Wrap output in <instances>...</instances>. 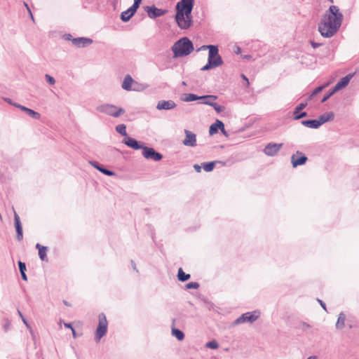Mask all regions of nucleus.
<instances>
[{
    "mask_svg": "<svg viewBox=\"0 0 359 359\" xmlns=\"http://www.w3.org/2000/svg\"><path fill=\"white\" fill-rule=\"evenodd\" d=\"M344 19L343 14L337 6H330L318 24V29L325 38L333 36L340 28Z\"/></svg>",
    "mask_w": 359,
    "mask_h": 359,
    "instance_id": "obj_1",
    "label": "nucleus"
},
{
    "mask_svg": "<svg viewBox=\"0 0 359 359\" xmlns=\"http://www.w3.org/2000/svg\"><path fill=\"white\" fill-rule=\"evenodd\" d=\"M194 6V0H181L177 3L175 20L181 29H187L191 27Z\"/></svg>",
    "mask_w": 359,
    "mask_h": 359,
    "instance_id": "obj_2",
    "label": "nucleus"
},
{
    "mask_svg": "<svg viewBox=\"0 0 359 359\" xmlns=\"http://www.w3.org/2000/svg\"><path fill=\"white\" fill-rule=\"evenodd\" d=\"M173 57H182L189 55L194 50V45L187 37H182L177 41L171 48Z\"/></svg>",
    "mask_w": 359,
    "mask_h": 359,
    "instance_id": "obj_3",
    "label": "nucleus"
},
{
    "mask_svg": "<svg viewBox=\"0 0 359 359\" xmlns=\"http://www.w3.org/2000/svg\"><path fill=\"white\" fill-rule=\"evenodd\" d=\"M122 142L126 145L133 149L137 150L142 149L143 157H163L161 154L156 151L153 148L145 147L143 142H138L133 137H125Z\"/></svg>",
    "mask_w": 359,
    "mask_h": 359,
    "instance_id": "obj_4",
    "label": "nucleus"
},
{
    "mask_svg": "<svg viewBox=\"0 0 359 359\" xmlns=\"http://www.w3.org/2000/svg\"><path fill=\"white\" fill-rule=\"evenodd\" d=\"M97 110L115 118L119 117L125 113V109L123 108L110 104L100 105L97 107Z\"/></svg>",
    "mask_w": 359,
    "mask_h": 359,
    "instance_id": "obj_5",
    "label": "nucleus"
},
{
    "mask_svg": "<svg viewBox=\"0 0 359 359\" xmlns=\"http://www.w3.org/2000/svg\"><path fill=\"white\" fill-rule=\"evenodd\" d=\"M98 325L95 334V339L99 341L101 338L106 334L107 330V320L104 313H100L98 316Z\"/></svg>",
    "mask_w": 359,
    "mask_h": 359,
    "instance_id": "obj_6",
    "label": "nucleus"
},
{
    "mask_svg": "<svg viewBox=\"0 0 359 359\" xmlns=\"http://www.w3.org/2000/svg\"><path fill=\"white\" fill-rule=\"evenodd\" d=\"M260 316V312L258 311H254L252 312H247L245 313H243L242 316H241L239 318H238L234 322L233 325H238L244 323H253Z\"/></svg>",
    "mask_w": 359,
    "mask_h": 359,
    "instance_id": "obj_7",
    "label": "nucleus"
},
{
    "mask_svg": "<svg viewBox=\"0 0 359 359\" xmlns=\"http://www.w3.org/2000/svg\"><path fill=\"white\" fill-rule=\"evenodd\" d=\"M217 99V97L216 95H206L198 96L195 94L188 93V94H184V96L182 98V100L184 102H189L199 100H216Z\"/></svg>",
    "mask_w": 359,
    "mask_h": 359,
    "instance_id": "obj_8",
    "label": "nucleus"
},
{
    "mask_svg": "<svg viewBox=\"0 0 359 359\" xmlns=\"http://www.w3.org/2000/svg\"><path fill=\"white\" fill-rule=\"evenodd\" d=\"M215 62L214 67H217L223 64V60L222 57L219 55V50L217 47H212L210 48V52L208 53V62Z\"/></svg>",
    "mask_w": 359,
    "mask_h": 359,
    "instance_id": "obj_9",
    "label": "nucleus"
},
{
    "mask_svg": "<svg viewBox=\"0 0 359 359\" xmlns=\"http://www.w3.org/2000/svg\"><path fill=\"white\" fill-rule=\"evenodd\" d=\"M145 11L147 13L148 16L151 19L164 15L166 13V10L156 8L155 6H145Z\"/></svg>",
    "mask_w": 359,
    "mask_h": 359,
    "instance_id": "obj_10",
    "label": "nucleus"
},
{
    "mask_svg": "<svg viewBox=\"0 0 359 359\" xmlns=\"http://www.w3.org/2000/svg\"><path fill=\"white\" fill-rule=\"evenodd\" d=\"M283 143H269L264 149V152L266 156H273L283 147Z\"/></svg>",
    "mask_w": 359,
    "mask_h": 359,
    "instance_id": "obj_11",
    "label": "nucleus"
},
{
    "mask_svg": "<svg viewBox=\"0 0 359 359\" xmlns=\"http://www.w3.org/2000/svg\"><path fill=\"white\" fill-rule=\"evenodd\" d=\"M139 7V5L133 2L132 6H130L128 9L121 13V20L125 22H128L131 19V18L135 15Z\"/></svg>",
    "mask_w": 359,
    "mask_h": 359,
    "instance_id": "obj_12",
    "label": "nucleus"
},
{
    "mask_svg": "<svg viewBox=\"0 0 359 359\" xmlns=\"http://www.w3.org/2000/svg\"><path fill=\"white\" fill-rule=\"evenodd\" d=\"M184 133L186 135L184 140L182 141L183 144L185 146L188 147H194L196 145V135L188 130H184Z\"/></svg>",
    "mask_w": 359,
    "mask_h": 359,
    "instance_id": "obj_13",
    "label": "nucleus"
},
{
    "mask_svg": "<svg viewBox=\"0 0 359 359\" xmlns=\"http://www.w3.org/2000/svg\"><path fill=\"white\" fill-rule=\"evenodd\" d=\"M93 43V40L86 37H77L72 39V44L78 48L86 47Z\"/></svg>",
    "mask_w": 359,
    "mask_h": 359,
    "instance_id": "obj_14",
    "label": "nucleus"
},
{
    "mask_svg": "<svg viewBox=\"0 0 359 359\" xmlns=\"http://www.w3.org/2000/svg\"><path fill=\"white\" fill-rule=\"evenodd\" d=\"M176 107V104L173 100H160L158 102L156 109L158 110H170Z\"/></svg>",
    "mask_w": 359,
    "mask_h": 359,
    "instance_id": "obj_15",
    "label": "nucleus"
},
{
    "mask_svg": "<svg viewBox=\"0 0 359 359\" xmlns=\"http://www.w3.org/2000/svg\"><path fill=\"white\" fill-rule=\"evenodd\" d=\"M13 106L21 109L22 111L25 112L29 116L32 117L34 119L39 120L41 118V114L32 109L27 108L25 106L16 103H14Z\"/></svg>",
    "mask_w": 359,
    "mask_h": 359,
    "instance_id": "obj_16",
    "label": "nucleus"
},
{
    "mask_svg": "<svg viewBox=\"0 0 359 359\" xmlns=\"http://www.w3.org/2000/svg\"><path fill=\"white\" fill-rule=\"evenodd\" d=\"M307 105V103H300L294 109L293 113V119L299 120L302 118L306 117L307 116V113L306 111H302L303 109H304Z\"/></svg>",
    "mask_w": 359,
    "mask_h": 359,
    "instance_id": "obj_17",
    "label": "nucleus"
},
{
    "mask_svg": "<svg viewBox=\"0 0 359 359\" xmlns=\"http://www.w3.org/2000/svg\"><path fill=\"white\" fill-rule=\"evenodd\" d=\"M353 75L349 74L346 75V76L341 78L339 82L335 85L334 87V91H338L343 88L346 87L350 82V80L351 79Z\"/></svg>",
    "mask_w": 359,
    "mask_h": 359,
    "instance_id": "obj_18",
    "label": "nucleus"
},
{
    "mask_svg": "<svg viewBox=\"0 0 359 359\" xmlns=\"http://www.w3.org/2000/svg\"><path fill=\"white\" fill-rule=\"evenodd\" d=\"M15 226L17 231V239L20 241L23 238L22 227L21 225L20 217L16 213L15 214Z\"/></svg>",
    "mask_w": 359,
    "mask_h": 359,
    "instance_id": "obj_19",
    "label": "nucleus"
},
{
    "mask_svg": "<svg viewBox=\"0 0 359 359\" xmlns=\"http://www.w3.org/2000/svg\"><path fill=\"white\" fill-rule=\"evenodd\" d=\"M134 83L135 81L133 79V78L130 75H126L123 79L121 87L123 89L130 91L132 90V86H133Z\"/></svg>",
    "mask_w": 359,
    "mask_h": 359,
    "instance_id": "obj_20",
    "label": "nucleus"
},
{
    "mask_svg": "<svg viewBox=\"0 0 359 359\" xmlns=\"http://www.w3.org/2000/svg\"><path fill=\"white\" fill-rule=\"evenodd\" d=\"M334 118V114L332 111L325 113L320 115L318 119L320 126L323 123L332 121Z\"/></svg>",
    "mask_w": 359,
    "mask_h": 359,
    "instance_id": "obj_21",
    "label": "nucleus"
},
{
    "mask_svg": "<svg viewBox=\"0 0 359 359\" xmlns=\"http://www.w3.org/2000/svg\"><path fill=\"white\" fill-rule=\"evenodd\" d=\"M36 248L39 250V256L40 259L43 262H48V248L46 246L41 245L39 243H37L36 245Z\"/></svg>",
    "mask_w": 359,
    "mask_h": 359,
    "instance_id": "obj_22",
    "label": "nucleus"
},
{
    "mask_svg": "<svg viewBox=\"0 0 359 359\" xmlns=\"http://www.w3.org/2000/svg\"><path fill=\"white\" fill-rule=\"evenodd\" d=\"M301 123L308 128L317 129L320 127L318 119L303 120Z\"/></svg>",
    "mask_w": 359,
    "mask_h": 359,
    "instance_id": "obj_23",
    "label": "nucleus"
},
{
    "mask_svg": "<svg viewBox=\"0 0 359 359\" xmlns=\"http://www.w3.org/2000/svg\"><path fill=\"white\" fill-rule=\"evenodd\" d=\"M220 128H223V122L219 120H216V121L212 123L209 128V133L210 135L216 134L218 132V130Z\"/></svg>",
    "mask_w": 359,
    "mask_h": 359,
    "instance_id": "obj_24",
    "label": "nucleus"
},
{
    "mask_svg": "<svg viewBox=\"0 0 359 359\" xmlns=\"http://www.w3.org/2000/svg\"><path fill=\"white\" fill-rule=\"evenodd\" d=\"M177 278L180 281H186L190 278V275L185 273L183 270L180 268L178 270Z\"/></svg>",
    "mask_w": 359,
    "mask_h": 359,
    "instance_id": "obj_25",
    "label": "nucleus"
},
{
    "mask_svg": "<svg viewBox=\"0 0 359 359\" xmlns=\"http://www.w3.org/2000/svg\"><path fill=\"white\" fill-rule=\"evenodd\" d=\"M116 130L121 135L125 136L126 137H128L126 132V126L125 124H119L116 126Z\"/></svg>",
    "mask_w": 359,
    "mask_h": 359,
    "instance_id": "obj_26",
    "label": "nucleus"
},
{
    "mask_svg": "<svg viewBox=\"0 0 359 359\" xmlns=\"http://www.w3.org/2000/svg\"><path fill=\"white\" fill-rule=\"evenodd\" d=\"M147 87V86L144 84L138 83L137 82L135 81L133 86H132V90L141 91L145 90Z\"/></svg>",
    "mask_w": 359,
    "mask_h": 359,
    "instance_id": "obj_27",
    "label": "nucleus"
},
{
    "mask_svg": "<svg viewBox=\"0 0 359 359\" xmlns=\"http://www.w3.org/2000/svg\"><path fill=\"white\" fill-rule=\"evenodd\" d=\"M216 162L204 163L202 164L203 168L206 172L212 171L214 168Z\"/></svg>",
    "mask_w": 359,
    "mask_h": 359,
    "instance_id": "obj_28",
    "label": "nucleus"
},
{
    "mask_svg": "<svg viewBox=\"0 0 359 359\" xmlns=\"http://www.w3.org/2000/svg\"><path fill=\"white\" fill-rule=\"evenodd\" d=\"M345 316L342 313L339 314L336 326L337 328H342L344 326Z\"/></svg>",
    "mask_w": 359,
    "mask_h": 359,
    "instance_id": "obj_29",
    "label": "nucleus"
},
{
    "mask_svg": "<svg viewBox=\"0 0 359 359\" xmlns=\"http://www.w3.org/2000/svg\"><path fill=\"white\" fill-rule=\"evenodd\" d=\"M172 334L178 339V340H182L184 337V333L177 329H172Z\"/></svg>",
    "mask_w": 359,
    "mask_h": 359,
    "instance_id": "obj_30",
    "label": "nucleus"
},
{
    "mask_svg": "<svg viewBox=\"0 0 359 359\" xmlns=\"http://www.w3.org/2000/svg\"><path fill=\"white\" fill-rule=\"evenodd\" d=\"M292 165L293 167H297V165H303L306 163L307 158H297L296 160H294V158H292Z\"/></svg>",
    "mask_w": 359,
    "mask_h": 359,
    "instance_id": "obj_31",
    "label": "nucleus"
},
{
    "mask_svg": "<svg viewBox=\"0 0 359 359\" xmlns=\"http://www.w3.org/2000/svg\"><path fill=\"white\" fill-rule=\"evenodd\" d=\"M217 65V63L215 62H208V63L203 66L201 70L203 71V72H205V71H208L210 69H213V68H215L214 66Z\"/></svg>",
    "mask_w": 359,
    "mask_h": 359,
    "instance_id": "obj_32",
    "label": "nucleus"
},
{
    "mask_svg": "<svg viewBox=\"0 0 359 359\" xmlns=\"http://www.w3.org/2000/svg\"><path fill=\"white\" fill-rule=\"evenodd\" d=\"M97 170H99L100 171H101L102 173L108 175V176H111V175H114V173L110 170H108L105 168H100L99 167L98 165H96L95 164H93Z\"/></svg>",
    "mask_w": 359,
    "mask_h": 359,
    "instance_id": "obj_33",
    "label": "nucleus"
},
{
    "mask_svg": "<svg viewBox=\"0 0 359 359\" xmlns=\"http://www.w3.org/2000/svg\"><path fill=\"white\" fill-rule=\"evenodd\" d=\"M327 86H328V83H326L325 85L318 86L312 92V94L310 96V98L319 93H320Z\"/></svg>",
    "mask_w": 359,
    "mask_h": 359,
    "instance_id": "obj_34",
    "label": "nucleus"
},
{
    "mask_svg": "<svg viewBox=\"0 0 359 359\" xmlns=\"http://www.w3.org/2000/svg\"><path fill=\"white\" fill-rule=\"evenodd\" d=\"M205 346L209 348L216 349L219 347V345L216 341L213 340V341L208 342L205 344Z\"/></svg>",
    "mask_w": 359,
    "mask_h": 359,
    "instance_id": "obj_35",
    "label": "nucleus"
},
{
    "mask_svg": "<svg viewBox=\"0 0 359 359\" xmlns=\"http://www.w3.org/2000/svg\"><path fill=\"white\" fill-rule=\"evenodd\" d=\"M45 79L50 85H54L55 83V79L49 74H45Z\"/></svg>",
    "mask_w": 359,
    "mask_h": 359,
    "instance_id": "obj_36",
    "label": "nucleus"
},
{
    "mask_svg": "<svg viewBox=\"0 0 359 359\" xmlns=\"http://www.w3.org/2000/svg\"><path fill=\"white\" fill-rule=\"evenodd\" d=\"M337 91H334V88L333 89L327 94H326L323 98L321 100V102L323 103L326 102L332 95H334Z\"/></svg>",
    "mask_w": 359,
    "mask_h": 359,
    "instance_id": "obj_37",
    "label": "nucleus"
},
{
    "mask_svg": "<svg viewBox=\"0 0 359 359\" xmlns=\"http://www.w3.org/2000/svg\"><path fill=\"white\" fill-rule=\"evenodd\" d=\"M212 107L217 113H220L224 110V107L219 105L216 102H214Z\"/></svg>",
    "mask_w": 359,
    "mask_h": 359,
    "instance_id": "obj_38",
    "label": "nucleus"
},
{
    "mask_svg": "<svg viewBox=\"0 0 359 359\" xmlns=\"http://www.w3.org/2000/svg\"><path fill=\"white\" fill-rule=\"evenodd\" d=\"M309 327L310 325L305 322H300L298 325V328L302 329L303 330H306Z\"/></svg>",
    "mask_w": 359,
    "mask_h": 359,
    "instance_id": "obj_39",
    "label": "nucleus"
},
{
    "mask_svg": "<svg viewBox=\"0 0 359 359\" xmlns=\"http://www.w3.org/2000/svg\"><path fill=\"white\" fill-rule=\"evenodd\" d=\"M18 266L20 273L25 272L26 271V265L24 262H22L21 261L18 262Z\"/></svg>",
    "mask_w": 359,
    "mask_h": 359,
    "instance_id": "obj_40",
    "label": "nucleus"
},
{
    "mask_svg": "<svg viewBox=\"0 0 359 359\" xmlns=\"http://www.w3.org/2000/svg\"><path fill=\"white\" fill-rule=\"evenodd\" d=\"M198 287H199V284L198 283H195V282H191L187 285V287L189 289V288L197 289V288H198Z\"/></svg>",
    "mask_w": 359,
    "mask_h": 359,
    "instance_id": "obj_41",
    "label": "nucleus"
},
{
    "mask_svg": "<svg viewBox=\"0 0 359 359\" xmlns=\"http://www.w3.org/2000/svg\"><path fill=\"white\" fill-rule=\"evenodd\" d=\"M203 101L202 102H201V104H206V105H209V106H212L213 104H214V101L213 100H203Z\"/></svg>",
    "mask_w": 359,
    "mask_h": 359,
    "instance_id": "obj_42",
    "label": "nucleus"
},
{
    "mask_svg": "<svg viewBox=\"0 0 359 359\" xmlns=\"http://www.w3.org/2000/svg\"><path fill=\"white\" fill-rule=\"evenodd\" d=\"M212 47H217V46H214V45H204V46H201V47L198 50H198H207V49H208V50H209V52H210V48H211Z\"/></svg>",
    "mask_w": 359,
    "mask_h": 359,
    "instance_id": "obj_43",
    "label": "nucleus"
},
{
    "mask_svg": "<svg viewBox=\"0 0 359 359\" xmlns=\"http://www.w3.org/2000/svg\"><path fill=\"white\" fill-rule=\"evenodd\" d=\"M310 43L313 48H317L322 46V43H317L313 41H310Z\"/></svg>",
    "mask_w": 359,
    "mask_h": 359,
    "instance_id": "obj_44",
    "label": "nucleus"
},
{
    "mask_svg": "<svg viewBox=\"0 0 359 359\" xmlns=\"http://www.w3.org/2000/svg\"><path fill=\"white\" fill-rule=\"evenodd\" d=\"M291 157H306L305 155L301 152L297 151L295 154H292Z\"/></svg>",
    "mask_w": 359,
    "mask_h": 359,
    "instance_id": "obj_45",
    "label": "nucleus"
},
{
    "mask_svg": "<svg viewBox=\"0 0 359 359\" xmlns=\"http://www.w3.org/2000/svg\"><path fill=\"white\" fill-rule=\"evenodd\" d=\"M64 38L65 40L71 41L72 42V39H74L70 34L64 35Z\"/></svg>",
    "mask_w": 359,
    "mask_h": 359,
    "instance_id": "obj_46",
    "label": "nucleus"
},
{
    "mask_svg": "<svg viewBox=\"0 0 359 359\" xmlns=\"http://www.w3.org/2000/svg\"><path fill=\"white\" fill-rule=\"evenodd\" d=\"M221 130V132L222 133V134L225 136H228V133H226V131L225 130V128H224V124L223 123V129L222 128H220L219 129Z\"/></svg>",
    "mask_w": 359,
    "mask_h": 359,
    "instance_id": "obj_47",
    "label": "nucleus"
},
{
    "mask_svg": "<svg viewBox=\"0 0 359 359\" xmlns=\"http://www.w3.org/2000/svg\"><path fill=\"white\" fill-rule=\"evenodd\" d=\"M194 167L195 170H196L198 172H201V166H200V165H194Z\"/></svg>",
    "mask_w": 359,
    "mask_h": 359,
    "instance_id": "obj_48",
    "label": "nucleus"
},
{
    "mask_svg": "<svg viewBox=\"0 0 359 359\" xmlns=\"http://www.w3.org/2000/svg\"><path fill=\"white\" fill-rule=\"evenodd\" d=\"M21 273V276H22V278L24 280H27V276L25 274V272H23V273Z\"/></svg>",
    "mask_w": 359,
    "mask_h": 359,
    "instance_id": "obj_49",
    "label": "nucleus"
},
{
    "mask_svg": "<svg viewBox=\"0 0 359 359\" xmlns=\"http://www.w3.org/2000/svg\"><path fill=\"white\" fill-rule=\"evenodd\" d=\"M28 12H29V15H30V17H31L32 20L33 22H34V16H33V15H32V11H31L30 8H28Z\"/></svg>",
    "mask_w": 359,
    "mask_h": 359,
    "instance_id": "obj_50",
    "label": "nucleus"
},
{
    "mask_svg": "<svg viewBox=\"0 0 359 359\" xmlns=\"http://www.w3.org/2000/svg\"><path fill=\"white\" fill-rule=\"evenodd\" d=\"M241 77L245 80L247 81V85H249V81H248V79L244 75V74H242L241 75Z\"/></svg>",
    "mask_w": 359,
    "mask_h": 359,
    "instance_id": "obj_51",
    "label": "nucleus"
},
{
    "mask_svg": "<svg viewBox=\"0 0 359 359\" xmlns=\"http://www.w3.org/2000/svg\"><path fill=\"white\" fill-rule=\"evenodd\" d=\"M19 313H20V316H21V318H22V320H23V322H24V323H25V324L28 327V324H27V323L26 320L23 318V316H22V314H21V313H20V312H19Z\"/></svg>",
    "mask_w": 359,
    "mask_h": 359,
    "instance_id": "obj_52",
    "label": "nucleus"
},
{
    "mask_svg": "<svg viewBox=\"0 0 359 359\" xmlns=\"http://www.w3.org/2000/svg\"><path fill=\"white\" fill-rule=\"evenodd\" d=\"M19 313H20V316H21V318H22V320H23V322H24V323H25V324L28 327V324H27V323L26 320L23 318V316H22V314H21V313H20V312H19Z\"/></svg>",
    "mask_w": 359,
    "mask_h": 359,
    "instance_id": "obj_53",
    "label": "nucleus"
},
{
    "mask_svg": "<svg viewBox=\"0 0 359 359\" xmlns=\"http://www.w3.org/2000/svg\"><path fill=\"white\" fill-rule=\"evenodd\" d=\"M65 326L67 328H70L72 330V328H73L71 325V324H69V323H65Z\"/></svg>",
    "mask_w": 359,
    "mask_h": 359,
    "instance_id": "obj_54",
    "label": "nucleus"
},
{
    "mask_svg": "<svg viewBox=\"0 0 359 359\" xmlns=\"http://www.w3.org/2000/svg\"><path fill=\"white\" fill-rule=\"evenodd\" d=\"M142 0H134V3H136L137 5H140Z\"/></svg>",
    "mask_w": 359,
    "mask_h": 359,
    "instance_id": "obj_55",
    "label": "nucleus"
},
{
    "mask_svg": "<svg viewBox=\"0 0 359 359\" xmlns=\"http://www.w3.org/2000/svg\"><path fill=\"white\" fill-rule=\"evenodd\" d=\"M72 331L73 337H74V338H76V332H75L74 329V328H72Z\"/></svg>",
    "mask_w": 359,
    "mask_h": 359,
    "instance_id": "obj_56",
    "label": "nucleus"
},
{
    "mask_svg": "<svg viewBox=\"0 0 359 359\" xmlns=\"http://www.w3.org/2000/svg\"><path fill=\"white\" fill-rule=\"evenodd\" d=\"M6 100L9 104H13V105L14 104H13V103H12V102H11V99H6Z\"/></svg>",
    "mask_w": 359,
    "mask_h": 359,
    "instance_id": "obj_57",
    "label": "nucleus"
},
{
    "mask_svg": "<svg viewBox=\"0 0 359 359\" xmlns=\"http://www.w3.org/2000/svg\"><path fill=\"white\" fill-rule=\"evenodd\" d=\"M237 54L241 53V48L239 47H237V51L236 52Z\"/></svg>",
    "mask_w": 359,
    "mask_h": 359,
    "instance_id": "obj_58",
    "label": "nucleus"
},
{
    "mask_svg": "<svg viewBox=\"0 0 359 359\" xmlns=\"http://www.w3.org/2000/svg\"><path fill=\"white\" fill-rule=\"evenodd\" d=\"M24 4H25V7L27 8V9L28 10V8H29V7L28 4H27V3H25V2L24 3Z\"/></svg>",
    "mask_w": 359,
    "mask_h": 359,
    "instance_id": "obj_59",
    "label": "nucleus"
},
{
    "mask_svg": "<svg viewBox=\"0 0 359 359\" xmlns=\"http://www.w3.org/2000/svg\"><path fill=\"white\" fill-rule=\"evenodd\" d=\"M308 359H316V358L315 356H311L308 358Z\"/></svg>",
    "mask_w": 359,
    "mask_h": 359,
    "instance_id": "obj_60",
    "label": "nucleus"
},
{
    "mask_svg": "<svg viewBox=\"0 0 359 359\" xmlns=\"http://www.w3.org/2000/svg\"><path fill=\"white\" fill-rule=\"evenodd\" d=\"M64 303H65L66 305L69 306V305L68 304V302H64Z\"/></svg>",
    "mask_w": 359,
    "mask_h": 359,
    "instance_id": "obj_61",
    "label": "nucleus"
},
{
    "mask_svg": "<svg viewBox=\"0 0 359 359\" xmlns=\"http://www.w3.org/2000/svg\"><path fill=\"white\" fill-rule=\"evenodd\" d=\"M328 1H329L330 2H331V3H333V2H334V1H333V0H328Z\"/></svg>",
    "mask_w": 359,
    "mask_h": 359,
    "instance_id": "obj_62",
    "label": "nucleus"
},
{
    "mask_svg": "<svg viewBox=\"0 0 359 359\" xmlns=\"http://www.w3.org/2000/svg\"><path fill=\"white\" fill-rule=\"evenodd\" d=\"M320 305H322L323 306V308H325V306H324V305L323 304L322 302L320 303Z\"/></svg>",
    "mask_w": 359,
    "mask_h": 359,
    "instance_id": "obj_63",
    "label": "nucleus"
}]
</instances>
